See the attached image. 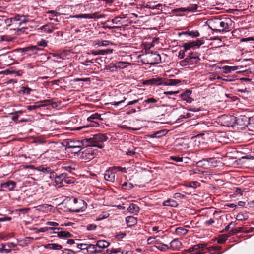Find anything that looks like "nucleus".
Instances as JSON below:
<instances>
[{
    "mask_svg": "<svg viewBox=\"0 0 254 254\" xmlns=\"http://www.w3.org/2000/svg\"><path fill=\"white\" fill-rule=\"evenodd\" d=\"M107 139L108 137L106 134L99 133L94 135L93 137L84 139L83 142L86 144L87 146L97 147L99 148H102L103 145L99 143L105 142Z\"/></svg>",
    "mask_w": 254,
    "mask_h": 254,
    "instance_id": "1",
    "label": "nucleus"
},
{
    "mask_svg": "<svg viewBox=\"0 0 254 254\" xmlns=\"http://www.w3.org/2000/svg\"><path fill=\"white\" fill-rule=\"evenodd\" d=\"M242 119L241 118H236L233 115L223 114V127H233L235 125L243 126L245 125L246 122L244 124H240V121Z\"/></svg>",
    "mask_w": 254,
    "mask_h": 254,
    "instance_id": "2",
    "label": "nucleus"
},
{
    "mask_svg": "<svg viewBox=\"0 0 254 254\" xmlns=\"http://www.w3.org/2000/svg\"><path fill=\"white\" fill-rule=\"evenodd\" d=\"M85 208V202L84 200L73 197L70 199V211L78 212L82 211Z\"/></svg>",
    "mask_w": 254,
    "mask_h": 254,
    "instance_id": "3",
    "label": "nucleus"
},
{
    "mask_svg": "<svg viewBox=\"0 0 254 254\" xmlns=\"http://www.w3.org/2000/svg\"><path fill=\"white\" fill-rule=\"evenodd\" d=\"M214 244L209 248V251L211 254H221V246L219 244H222V235H220L218 237H215L212 239Z\"/></svg>",
    "mask_w": 254,
    "mask_h": 254,
    "instance_id": "4",
    "label": "nucleus"
},
{
    "mask_svg": "<svg viewBox=\"0 0 254 254\" xmlns=\"http://www.w3.org/2000/svg\"><path fill=\"white\" fill-rule=\"evenodd\" d=\"M147 64L154 65L159 63L161 60L160 55L156 52H151L145 55Z\"/></svg>",
    "mask_w": 254,
    "mask_h": 254,
    "instance_id": "5",
    "label": "nucleus"
},
{
    "mask_svg": "<svg viewBox=\"0 0 254 254\" xmlns=\"http://www.w3.org/2000/svg\"><path fill=\"white\" fill-rule=\"evenodd\" d=\"M49 231L50 234H57L58 236L60 238H67L72 237V234L68 231H63L62 228H53L49 227L47 228Z\"/></svg>",
    "mask_w": 254,
    "mask_h": 254,
    "instance_id": "6",
    "label": "nucleus"
},
{
    "mask_svg": "<svg viewBox=\"0 0 254 254\" xmlns=\"http://www.w3.org/2000/svg\"><path fill=\"white\" fill-rule=\"evenodd\" d=\"M101 115L98 113H94L92 114L90 117H89L87 118V120L89 122H92V124H90V125H88L87 126H83L81 127H77L76 129L77 130H80L81 129L83 128H85L89 127H96L99 126V124L98 122L94 121V120L95 119H100L102 120V118H101Z\"/></svg>",
    "mask_w": 254,
    "mask_h": 254,
    "instance_id": "7",
    "label": "nucleus"
},
{
    "mask_svg": "<svg viewBox=\"0 0 254 254\" xmlns=\"http://www.w3.org/2000/svg\"><path fill=\"white\" fill-rule=\"evenodd\" d=\"M232 26V21L230 18L228 17H223V34L225 33H228V37H231L233 36L232 32H230L231 30L230 29Z\"/></svg>",
    "mask_w": 254,
    "mask_h": 254,
    "instance_id": "8",
    "label": "nucleus"
},
{
    "mask_svg": "<svg viewBox=\"0 0 254 254\" xmlns=\"http://www.w3.org/2000/svg\"><path fill=\"white\" fill-rule=\"evenodd\" d=\"M116 168L111 167L105 171L104 177L106 181L114 182L116 179Z\"/></svg>",
    "mask_w": 254,
    "mask_h": 254,
    "instance_id": "9",
    "label": "nucleus"
},
{
    "mask_svg": "<svg viewBox=\"0 0 254 254\" xmlns=\"http://www.w3.org/2000/svg\"><path fill=\"white\" fill-rule=\"evenodd\" d=\"M142 83L143 85H161L163 84V79L159 77L151 78L143 81Z\"/></svg>",
    "mask_w": 254,
    "mask_h": 254,
    "instance_id": "10",
    "label": "nucleus"
},
{
    "mask_svg": "<svg viewBox=\"0 0 254 254\" xmlns=\"http://www.w3.org/2000/svg\"><path fill=\"white\" fill-rule=\"evenodd\" d=\"M225 151L226 152V154L225 156H223V158H225V159L223 160V161H226L227 158L230 159H234L236 158L235 156L236 150L234 148L226 147L225 148Z\"/></svg>",
    "mask_w": 254,
    "mask_h": 254,
    "instance_id": "11",
    "label": "nucleus"
},
{
    "mask_svg": "<svg viewBox=\"0 0 254 254\" xmlns=\"http://www.w3.org/2000/svg\"><path fill=\"white\" fill-rule=\"evenodd\" d=\"M82 157L85 160V161L87 162L92 159H93L95 157V154L93 151L90 148L86 149L82 154Z\"/></svg>",
    "mask_w": 254,
    "mask_h": 254,
    "instance_id": "12",
    "label": "nucleus"
},
{
    "mask_svg": "<svg viewBox=\"0 0 254 254\" xmlns=\"http://www.w3.org/2000/svg\"><path fill=\"white\" fill-rule=\"evenodd\" d=\"M76 18H87V19H95V18H101L104 17V15H98L97 13H94L91 14H79L77 15L74 16Z\"/></svg>",
    "mask_w": 254,
    "mask_h": 254,
    "instance_id": "13",
    "label": "nucleus"
},
{
    "mask_svg": "<svg viewBox=\"0 0 254 254\" xmlns=\"http://www.w3.org/2000/svg\"><path fill=\"white\" fill-rule=\"evenodd\" d=\"M16 183L13 181H8L4 183H1L0 187L7 189L8 190H13L16 187Z\"/></svg>",
    "mask_w": 254,
    "mask_h": 254,
    "instance_id": "14",
    "label": "nucleus"
},
{
    "mask_svg": "<svg viewBox=\"0 0 254 254\" xmlns=\"http://www.w3.org/2000/svg\"><path fill=\"white\" fill-rule=\"evenodd\" d=\"M192 92L190 90H187L180 95L182 100L186 101L187 103H190L193 99L190 96Z\"/></svg>",
    "mask_w": 254,
    "mask_h": 254,
    "instance_id": "15",
    "label": "nucleus"
},
{
    "mask_svg": "<svg viewBox=\"0 0 254 254\" xmlns=\"http://www.w3.org/2000/svg\"><path fill=\"white\" fill-rule=\"evenodd\" d=\"M110 245V243L105 240H99L96 243V246L97 247L99 253H101L104 248H107Z\"/></svg>",
    "mask_w": 254,
    "mask_h": 254,
    "instance_id": "16",
    "label": "nucleus"
},
{
    "mask_svg": "<svg viewBox=\"0 0 254 254\" xmlns=\"http://www.w3.org/2000/svg\"><path fill=\"white\" fill-rule=\"evenodd\" d=\"M170 245L173 250H179L182 247V244L178 239H175L170 242Z\"/></svg>",
    "mask_w": 254,
    "mask_h": 254,
    "instance_id": "17",
    "label": "nucleus"
},
{
    "mask_svg": "<svg viewBox=\"0 0 254 254\" xmlns=\"http://www.w3.org/2000/svg\"><path fill=\"white\" fill-rule=\"evenodd\" d=\"M126 222L128 227H132L137 224V218L132 216H127L126 218Z\"/></svg>",
    "mask_w": 254,
    "mask_h": 254,
    "instance_id": "18",
    "label": "nucleus"
},
{
    "mask_svg": "<svg viewBox=\"0 0 254 254\" xmlns=\"http://www.w3.org/2000/svg\"><path fill=\"white\" fill-rule=\"evenodd\" d=\"M139 207L135 204L131 203L129 205L127 210L130 213L137 214L139 211Z\"/></svg>",
    "mask_w": 254,
    "mask_h": 254,
    "instance_id": "19",
    "label": "nucleus"
},
{
    "mask_svg": "<svg viewBox=\"0 0 254 254\" xmlns=\"http://www.w3.org/2000/svg\"><path fill=\"white\" fill-rule=\"evenodd\" d=\"M243 229V227H238L236 229H232L228 234H223V242L226 240V238L233 234L241 232Z\"/></svg>",
    "mask_w": 254,
    "mask_h": 254,
    "instance_id": "20",
    "label": "nucleus"
},
{
    "mask_svg": "<svg viewBox=\"0 0 254 254\" xmlns=\"http://www.w3.org/2000/svg\"><path fill=\"white\" fill-rule=\"evenodd\" d=\"M233 133L231 131H228L225 132L224 134H223V144L229 143L232 141L231 134Z\"/></svg>",
    "mask_w": 254,
    "mask_h": 254,
    "instance_id": "21",
    "label": "nucleus"
},
{
    "mask_svg": "<svg viewBox=\"0 0 254 254\" xmlns=\"http://www.w3.org/2000/svg\"><path fill=\"white\" fill-rule=\"evenodd\" d=\"M87 252L89 254L99 253L96 244H89Z\"/></svg>",
    "mask_w": 254,
    "mask_h": 254,
    "instance_id": "22",
    "label": "nucleus"
},
{
    "mask_svg": "<svg viewBox=\"0 0 254 254\" xmlns=\"http://www.w3.org/2000/svg\"><path fill=\"white\" fill-rule=\"evenodd\" d=\"M80 143L79 142H73L72 141H70L67 142V147L68 148H77L78 149L77 151H79L80 150Z\"/></svg>",
    "mask_w": 254,
    "mask_h": 254,
    "instance_id": "23",
    "label": "nucleus"
},
{
    "mask_svg": "<svg viewBox=\"0 0 254 254\" xmlns=\"http://www.w3.org/2000/svg\"><path fill=\"white\" fill-rule=\"evenodd\" d=\"M44 247L46 249L51 250H60L62 248V246L61 245H59L56 243L48 244L45 245Z\"/></svg>",
    "mask_w": 254,
    "mask_h": 254,
    "instance_id": "24",
    "label": "nucleus"
},
{
    "mask_svg": "<svg viewBox=\"0 0 254 254\" xmlns=\"http://www.w3.org/2000/svg\"><path fill=\"white\" fill-rule=\"evenodd\" d=\"M180 80L178 79H163V85H175L180 83Z\"/></svg>",
    "mask_w": 254,
    "mask_h": 254,
    "instance_id": "25",
    "label": "nucleus"
},
{
    "mask_svg": "<svg viewBox=\"0 0 254 254\" xmlns=\"http://www.w3.org/2000/svg\"><path fill=\"white\" fill-rule=\"evenodd\" d=\"M181 34L188 35L189 36L192 38L197 37L200 35V34L198 31H188L186 32H183L182 33L179 34V35Z\"/></svg>",
    "mask_w": 254,
    "mask_h": 254,
    "instance_id": "26",
    "label": "nucleus"
},
{
    "mask_svg": "<svg viewBox=\"0 0 254 254\" xmlns=\"http://www.w3.org/2000/svg\"><path fill=\"white\" fill-rule=\"evenodd\" d=\"M221 213V212H215L214 213V218H215V219H210L209 220H207L206 221H205L204 222V224L207 225V226H209V225H211L212 224L214 223L215 221V219H216L217 220V224H220V225H221V223H219V220H218V219L216 218V216L217 215H219Z\"/></svg>",
    "mask_w": 254,
    "mask_h": 254,
    "instance_id": "27",
    "label": "nucleus"
},
{
    "mask_svg": "<svg viewBox=\"0 0 254 254\" xmlns=\"http://www.w3.org/2000/svg\"><path fill=\"white\" fill-rule=\"evenodd\" d=\"M178 203L173 200L172 199H168L166 201H165L163 203V206H171V207H176L178 206Z\"/></svg>",
    "mask_w": 254,
    "mask_h": 254,
    "instance_id": "28",
    "label": "nucleus"
},
{
    "mask_svg": "<svg viewBox=\"0 0 254 254\" xmlns=\"http://www.w3.org/2000/svg\"><path fill=\"white\" fill-rule=\"evenodd\" d=\"M233 185L230 182H226L223 183V189H225V190H223V192L230 193V190H232L233 188Z\"/></svg>",
    "mask_w": 254,
    "mask_h": 254,
    "instance_id": "29",
    "label": "nucleus"
},
{
    "mask_svg": "<svg viewBox=\"0 0 254 254\" xmlns=\"http://www.w3.org/2000/svg\"><path fill=\"white\" fill-rule=\"evenodd\" d=\"M50 24L45 25L42 27H41L39 30H41L44 32L48 33H51L52 32L53 30V27H50Z\"/></svg>",
    "mask_w": 254,
    "mask_h": 254,
    "instance_id": "30",
    "label": "nucleus"
},
{
    "mask_svg": "<svg viewBox=\"0 0 254 254\" xmlns=\"http://www.w3.org/2000/svg\"><path fill=\"white\" fill-rule=\"evenodd\" d=\"M200 59H197L196 58H186L185 60V62L187 63L188 64L192 65L194 64H196L198 62Z\"/></svg>",
    "mask_w": 254,
    "mask_h": 254,
    "instance_id": "31",
    "label": "nucleus"
},
{
    "mask_svg": "<svg viewBox=\"0 0 254 254\" xmlns=\"http://www.w3.org/2000/svg\"><path fill=\"white\" fill-rule=\"evenodd\" d=\"M198 8V6L197 4H192L190 6H189L187 8H181L182 11L185 12V11H191V12H194L197 10Z\"/></svg>",
    "mask_w": 254,
    "mask_h": 254,
    "instance_id": "32",
    "label": "nucleus"
},
{
    "mask_svg": "<svg viewBox=\"0 0 254 254\" xmlns=\"http://www.w3.org/2000/svg\"><path fill=\"white\" fill-rule=\"evenodd\" d=\"M96 45L98 46H107L109 45H112V43L108 40H103L100 41V40L96 41Z\"/></svg>",
    "mask_w": 254,
    "mask_h": 254,
    "instance_id": "33",
    "label": "nucleus"
},
{
    "mask_svg": "<svg viewBox=\"0 0 254 254\" xmlns=\"http://www.w3.org/2000/svg\"><path fill=\"white\" fill-rule=\"evenodd\" d=\"M129 64V63L125 62H119L115 64V67L116 68H124L127 66Z\"/></svg>",
    "mask_w": 254,
    "mask_h": 254,
    "instance_id": "34",
    "label": "nucleus"
},
{
    "mask_svg": "<svg viewBox=\"0 0 254 254\" xmlns=\"http://www.w3.org/2000/svg\"><path fill=\"white\" fill-rule=\"evenodd\" d=\"M126 99L127 98L125 96H123L120 98V100L113 101L111 102L109 104L112 105L117 106L119 105L120 103L124 102Z\"/></svg>",
    "mask_w": 254,
    "mask_h": 254,
    "instance_id": "35",
    "label": "nucleus"
},
{
    "mask_svg": "<svg viewBox=\"0 0 254 254\" xmlns=\"http://www.w3.org/2000/svg\"><path fill=\"white\" fill-rule=\"evenodd\" d=\"M183 47L184 48L185 51H187L190 49V48H192L194 47V41L184 43L183 45Z\"/></svg>",
    "mask_w": 254,
    "mask_h": 254,
    "instance_id": "36",
    "label": "nucleus"
},
{
    "mask_svg": "<svg viewBox=\"0 0 254 254\" xmlns=\"http://www.w3.org/2000/svg\"><path fill=\"white\" fill-rule=\"evenodd\" d=\"M152 2H148L146 5H145V7L148 9H158L159 7L162 6V4L161 3L157 4L155 5V6H152Z\"/></svg>",
    "mask_w": 254,
    "mask_h": 254,
    "instance_id": "37",
    "label": "nucleus"
},
{
    "mask_svg": "<svg viewBox=\"0 0 254 254\" xmlns=\"http://www.w3.org/2000/svg\"><path fill=\"white\" fill-rule=\"evenodd\" d=\"M105 52L103 50H99L97 51L91 50L88 53V54H92L93 55H104Z\"/></svg>",
    "mask_w": 254,
    "mask_h": 254,
    "instance_id": "38",
    "label": "nucleus"
},
{
    "mask_svg": "<svg viewBox=\"0 0 254 254\" xmlns=\"http://www.w3.org/2000/svg\"><path fill=\"white\" fill-rule=\"evenodd\" d=\"M156 247L161 250V251H165L166 250H168L169 249V246L167 245L159 243L158 245L156 246Z\"/></svg>",
    "mask_w": 254,
    "mask_h": 254,
    "instance_id": "39",
    "label": "nucleus"
},
{
    "mask_svg": "<svg viewBox=\"0 0 254 254\" xmlns=\"http://www.w3.org/2000/svg\"><path fill=\"white\" fill-rule=\"evenodd\" d=\"M31 91V89H30L29 87H21V90L19 92L22 93L23 94H26L27 95H29L30 94Z\"/></svg>",
    "mask_w": 254,
    "mask_h": 254,
    "instance_id": "40",
    "label": "nucleus"
},
{
    "mask_svg": "<svg viewBox=\"0 0 254 254\" xmlns=\"http://www.w3.org/2000/svg\"><path fill=\"white\" fill-rule=\"evenodd\" d=\"M236 76L235 75L227 76L223 75V81H232L236 80Z\"/></svg>",
    "mask_w": 254,
    "mask_h": 254,
    "instance_id": "41",
    "label": "nucleus"
},
{
    "mask_svg": "<svg viewBox=\"0 0 254 254\" xmlns=\"http://www.w3.org/2000/svg\"><path fill=\"white\" fill-rule=\"evenodd\" d=\"M44 105H44V104H40L37 103V104H35V105L28 106L27 107V109H28L29 110H35L37 108H39L41 107L44 106Z\"/></svg>",
    "mask_w": 254,
    "mask_h": 254,
    "instance_id": "42",
    "label": "nucleus"
},
{
    "mask_svg": "<svg viewBox=\"0 0 254 254\" xmlns=\"http://www.w3.org/2000/svg\"><path fill=\"white\" fill-rule=\"evenodd\" d=\"M68 175L66 173H62L60 174L57 179H59L62 183H64V181L68 178Z\"/></svg>",
    "mask_w": 254,
    "mask_h": 254,
    "instance_id": "43",
    "label": "nucleus"
},
{
    "mask_svg": "<svg viewBox=\"0 0 254 254\" xmlns=\"http://www.w3.org/2000/svg\"><path fill=\"white\" fill-rule=\"evenodd\" d=\"M36 169L39 171L47 173H50L51 171L49 167L44 168L41 166L37 168Z\"/></svg>",
    "mask_w": 254,
    "mask_h": 254,
    "instance_id": "44",
    "label": "nucleus"
},
{
    "mask_svg": "<svg viewBox=\"0 0 254 254\" xmlns=\"http://www.w3.org/2000/svg\"><path fill=\"white\" fill-rule=\"evenodd\" d=\"M158 99L154 98H149L144 100V102L145 103H152L154 104L158 102Z\"/></svg>",
    "mask_w": 254,
    "mask_h": 254,
    "instance_id": "45",
    "label": "nucleus"
},
{
    "mask_svg": "<svg viewBox=\"0 0 254 254\" xmlns=\"http://www.w3.org/2000/svg\"><path fill=\"white\" fill-rule=\"evenodd\" d=\"M88 245H89V244L81 243V244H78L77 245V247L78 248H79L82 250H86V251H87Z\"/></svg>",
    "mask_w": 254,
    "mask_h": 254,
    "instance_id": "46",
    "label": "nucleus"
},
{
    "mask_svg": "<svg viewBox=\"0 0 254 254\" xmlns=\"http://www.w3.org/2000/svg\"><path fill=\"white\" fill-rule=\"evenodd\" d=\"M23 15H16L15 16H13V17H11L10 18L11 22L13 21H19L21 20V18H22Z\"/></svg>",
    "mask_w": 254,
    "mask_h": 254,
    "instance_id": "47",
    "label": "nucleus"
},
{
    "mask_svg": "<svg viewBox=\"0 0 254 254\" xmlns=\"http://www.w3.org/2000/svg\"><path fill=\"white\" fill-rule=\"evenodd\" d=\"M63 168L65 170L71 172L72 170H75V165H66L63 167Z\"/></svg>",
    "mask_w": 254,
    "mask_h": 254,
    "instance_id": "48",
    "label": "nucleus"
},
{
    "mask_svg": "<svg viewBox=\"0 0 254 254\" xmlns=\"http://www.w3.org/2000/svg\"><path fill=\"white\" fill-rule=\"evenodd\" d=\"M204 43V40L201 39H198L196 41H194V47H199L201 45Z\"/></svg>",
    "mask_w": 254,
    "mask_h": 254,
    "instance_id": "49",
    "label": "nucleus"
},
{
    "mask_svg": "<svg viewBox=\"0 0 254 254\" xmlns=\"http://www.w3.org/2000/svg\"><path fill=\"white\" fill-rule=\"evenodd\" d=\"M37 49H38V48H37L36 46L27 47H25L24 49V51H25L31 50L34 53H36Z\"/></svg>",
    "mask_w": 254,
    "mask_h": 254,
    "instance_id": "50",
    "label": "nucleus"
},
{
    "mask_svg": "<svg viewBox=\"0 0 254 254\" xmlns=\"http://www.w3.org/2000/svg\"><path fill=\"white\" fill-rule=\"evenodd\" d=\"M120 252V250L119 249H114V248H112L111 249L107 250V253L108 254H111L113 253L116 254Z\"/></svg>",
    "mask_w": 254,
    "mask_h": 254,
    "instance_id": "51",
    "label": "nucleus"
},
{
    "mask_svg": "<svg viewBox=\"0 0 254 254\" xmlns=\"http://www.w3.org/2000/svg\"><path fill=\"white\" fill-rule=\"evenodd\" d=\"M97 228V226L94 224H88L87 226V230L88 231L95 230Z\"/></svg>",
    "mask_w": 254,
    "mask_h": 254,
    "instance_id": "52",
    "label": "nucleus"
},
{
    "mask_svg": "<svg viewBox=\"0 0 254 254\" xmlns=\"http://www.w3.org/2000/svg\"><path fill=\"white\" fill-rule=\"evenodd\" d=\"M170 159L177 162H181L183 161V158L178 156H171Z\"/></svg>",
    "mask_w": 254,
    "mask_h": 254,
    "instance_id": "53",
    "label": "nucleus"
},
{
    "mask_svg": "<svg viewBox=\"0 0 254 254\" xmlns=\"http://www.w3.org/2000/svg\"><path fill=\"white\" fill-rule=\"evenodd\" d=\"M184 195L180 193H176L173 195V198L177 199H182L184 197Z\"/></svg>",
    "mask_w": 254,
    "mask_h": 254,
    "instance_id": "54",
    "label": "nucleus"
},
{
    "mask_svg": "<svg viewBox=\"0 0 254 254\" xmlns=\"http://www.w3.org/2000/svg\"><path fill=\"white\" fill-rule=\"evenodd\" d=\"M205 246V245L204 244H198L193 246V249H195V250H198L197 251H198L199 249L203 248Z\"/></svg>",
    "mask_w": 254,
    "mask_h": 254,
    "instance_id": "55",
    "label": "nucleus"
},
{
    "mask_svg": "<svg viewBox=\"0 0 254 254\" xmlns=\"http://www.w3.org/2000/svg\"><path fill=\"white\" fill-rule=\"evenodd\" d=\"M179 93V91H165L164 92L163 94L166 95H175Z\"/></svg>",
    "mask_w": 254,
    "mask_h": 254,
    "instance_id": "56",
    "label": "nucleus"
},
{
    "mask_svg": "<svg viewBox=\"0 0 254 254\" xmlns=\"http://www.w3.org/2000/svg\"><path fill=\"white\" fill-rule=\"evenodd\" d=\"M27 29V28H17L15 29V30H16V32L17 34H20V33H24L26 32V30Z\"/></svg>",
    "mask_w": 254,
    "mask_h": 254,
    "instance_id": "57",
    "label": "nucleus"
},
{
    "mask_svg": "<svg viewBox=\"0 0 254 254\" xmlns=\"http://www.w3.org/2000/svg\"><path fill=\"white\" fill-rule=\"evenodd\" d=\"M187 58H196L197 59H199V56L198 55V54L196 53H190L188 56Z\"/></svg>",
    "mask_w": 254,
    "mask_h": 254,
    "instance_id": "58",
    "label": "nucleus"
},
{
    "mask_svg": "<svg viewBox=\"0 0 254 254\" xmlns=\"http://www.w3.org/2000/svg\"><path fill=\"white\" fill-rule=\"evenodd\" d=\"M236 219L239 221H242L246 219L245 216L242 214H238L236 216Z\"/></svg>",
    "mask_w": 254,
    "mask_h": 254,
    "instance_id": "59",
    "label": "nucleus"
},
{
    "mask_svg": "<svg viewBox=\"0 0 254 254\" xmlns=\"http://www.w3.org/2000/svg\"><path fill=\"white\" fill-rule=\"evenodd\" d=\"M74 178H70L69 177L64 181V183L67 184H70L74 183Z\"/></svg>",
    "mask_w": 254,
    "mask_h": 254,
    "instance_id": "60",
    "label": "nucleus"
},
{
    "mask_svg": "<svg viewBox=\"0 0 254 254\" xmlns=\"http://www.w3.org/2000/svg\"><path fill=\"white\" fill-rule=\"evenodd\" d=\"M155 237H149L147 240V244H153L155 241Z\"/></svg>",
    "mask_w": 254,
    "mask_h": 254,
    "instance_id": "61",
    "label": "nucleus"
},
{
    "mask_svg": "<svg viewBox=\"0 0 254 254\" xmlns=\"http://www.w3.org/2000/svg\"><path fill=\"white\" fill-rule=\"evenodd\" d=\"M23 15L22 18H23V19H21L20 22H19V26L21 25L23 23H26V22H27L28 21V20L27 17L23 15Z\"/></svg>",
    "mask_w": 254,
    "mask_h": 254,
    "instance_id": "62",
    "label": "nucleus"
},
{
    "mask_svg": "<svg viewBox=\"0 0 254 254\" xmlns=\"http://www.w3.org/2000/svg\"><path fill=\"white\" fill-rule=\"evenodd\" d=\"M120 17H116L112 20V22L114 24H118L120 21V19H122Z\"/></svg>",
    "mask_w": 254,
    "mask_h": 254,
    "instance_id": "63",
    "label": "nucleus"
},
{
    "mask_svg": "<svg viewBox=\"0 0 254 254\" xmlns=\"http://www.w3.org/2000/svg\"><path fill=\"white\" fill-rule=\"evenodd\" d=\"M38 45L42 47H46L47 46V42L45 40H42L38 42Z\"/></svg>",
    "mask_w": 254,
    "mask_h": 254,
    "instance_id": "64",
    "label": "nucleus"
}]
</instances>
